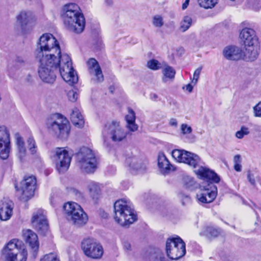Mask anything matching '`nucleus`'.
Listing matches in <instances>:
<instances>
[{"label": "nucleus", "mask_w": 261, "mask_h": 261, "mask_svg": "<svg viewBox=\"0 0 261 261\" xmlns=\"http://www.w3.org/2000/svg\"><path fill=\"white\" fill-rule=\"evenodd\" d=\"M36 58L39 65L38 72L40 78L44 82L51 84L56 79V73L59 70L63 79L70 85L75 84L78 77L72 65L70 57L66 54L58 57Z\"/></svg>", "instance_id": "obj_1"}, {"label": "nucleus", "mask_w": 261, "mask_h": 261, "mask_svg": "<svg viewBox=\"0 0 261 261\" xmlns=\"http://www.w3.org/2000/svg\"><path fill=\"white\" fill-rule=\"evenodd\" d=\"M172 155L177 161L187 164L193 167L199 178L209 183H218L220 181V177L217 173L202 166L204 164L198 155L184 150L174 149L172 151Z\"/></svg>", "instance_id": "obj_2"}, {"label": "nucleus", "mask_w": 261, "mask_h": 261, "mask_svg": "<svg viewBox=\"0 0 261 261\" xmlns=\"http://www.w3.org/2000/svg\"><path fill=\"white\" fill-rule=\"evenodd\" d=\"M79 10L78 5L74 3L66 5L63 8L65 25L70 31L76 33H82L85 27L84 16Z\"/></svg>", "instance_id": "obj_3"}, {"label": "nucleus", "mask_w": 261, "mask_h": 261, "mask_svg": "<svg viewBox=\"0 0 261 261\" xmlns=\"http://www.w3.org/2000/svg\"><path fill=\"white\" fill-rule=\"evenodd\" d=\"M35 54L36 58H45L46 56L49 58L51 54L53 58L62 55L57 40L50 33L44 34L40 37Z\"/></svg>", "instance_id": "obj_4"}, {"label": "nucleus", "mask_w": 261, "mask_h": 261, "mask_svg": "<svg viewBox=\"0 0 261 261\" xmlns=\"http://www.w3.org/2000/svg\"><path fill=\"white\" fill-rule=\"evenodd\" d=\"M116 222L122 226H126L134 223L137 220L134 208L129 203L123 200H118L114 205Z\"/></svg>", "instance_id": "obj_5"}, {"label": "nucleus", "mask_w": 261, "mask_h": 261, "mask_svg": "<svg viewBox=\"0 0 261 261\" xmlns=\"http://www.w3.org/2000/svg\"><path fill=\"white\" fill-rule=\"evenodd\" d=\"M76 162L83 172L93 173L97 168L98 161L92 150L83 147L75 155Z\"/></svg>", "instance_id": "obj_6"}, {"label": "nucleus", "mask_w": 261, "mask_h": 261, "mask_svg": "<svg viewBox=\"0 0 261 261\" xmlns=\"http://www.w3.org/2000/svg\"><path fill=\"white\" fill-rule=\"evenodd\" d=\"M102 135L104 145L107 148H110V144L108 142L109 139L114 142H120L126 138L127 134L120 125L119 122L112 121L105 125Z\"/></svg>", "instance_id": "obj_7"}, {"label": "nucleus", "mask_w": 261, "mask_h": 261, "mask_svg": "<svg viewBox=\"0 0 261 261\" xmlns=\"http://www.w3.org/2000/svg\"><path fill=\"white\" fill-rule=\"evenodd\" d=\"M66 218L77 227L85 225L88 221V216L77 203L69 202L63 206Z\"/></svg>", "instance_id": "obj_8"}, {"label": "nucleus", "mask_w": 261, "mask_h": 261, "mask_svg": "<svg viewBox=\"0 0 261 261\" xmlns=\"http://www.w3.org/2000/svg\"><path fill=\"white\" fill-rule=\"evenodd\" d=\"M19 241L13 239L5 246L1 252L5 261H26L28 257L27 250L18 249Z\"/></svg>", "instance_id": "obj_9"}, {"label": "nucleus", "mask_w": 261, "mask_h": 261, "mask_svg": "<svg viewBox=\"0 0 261 261\" xmlns=\"http://www.w3.org/2000/svg\"><path fill=\"white\" fill-rule=\"evenodd\" d=\"M166 251L168 257L172 260H177L186 253V244L179 237L168 239Z\"/></svg>", "instance_id": "obj_10"}, {"label": "nucleus", "mask_w": 261, "mask_h": 261, "mask_svg": "<svg viewBox=\"0 0 261 261\" xmlns=\"http://www.w3.org/2000/svg\"><path fill=\"white\" fill-rule=\"evenodd\" d=\"M36 178L33 175L25 176L21 181L18 187L15 186V188L20 194V198L21 200L27 201L34 195L36 188Z\"/></svg>", "instance_id": "obj_11"}, {"label": "nucleus", "mask_w": 261, "mask_h": 261, "mask_svg": "<svg viewBox=\"0 0 261 261\" xmlns=\"http://www.w3.org/2000/svg\"><path fill=\"white\" fill-rule=\"evenodd\" d=\"M48 128L49 131L61 140L67 139L70 130L67 119L59 114H58L57 119L48 126Z\"/></svg>", "instance_id": "obj_12"}, {"label": "nucleus", "mask_w": 261, "mask_h": 261, "mask_svg": "<svg viewBox=\"0 0 261 261\" xmlns=\"http://www.w3.org/2000/svg\"><path fill=\"white\" fill-rule=\"evenodd\" d=\"M81 247L84 254L92 258H100L103 253L102 246L92 239L84 240Z\"/></svg>", "instance_id": "obj_13"}, {"label": "nucleus", "mask_w": 261, "mask_h": 261, "mask_svg": "<svg viewBox=\"0 0 261 261\" xmlns=\"http://www.w3.org/2000/svg\"><path fill=\"white\" fill-rule=\"evenodd\" d=\"M31 222L33 227L40 234L45 235L47 232L48 223L44 210L38 209L34 212Z\"/></svg>", "instance_id": "obj_14"}, {"label": "nucleus", "mask_w": 261, "mask_h": 261, "mask_svg": "<svg viewBox=\"0 0 261 261\" xmlns=\"http://www.w3.org/2000/svg\"><path fill=\"white\" fill-rule=\"evenodd\" d=\"M55 153L54 158L57 170L60 173L65 172L69 167L71 156L64 148H57Z\"/></svg>", "instance_id": "obj_15"}, {"label": "nucleus", "mask_w": 261, "mask_h": 261, "mask_svg": "<svg viewBox=\"0 0 261 261\" xmlns=\"http://www.w3.org/2000/svg\"><path fill=\"white\" fill-rule=\"evenodd\" d=\"M10 151V136L9 129L5 125L0 126V158L7 159Z\"/></svg>", "instance_id": "obj_16"}, {"label": "nucleus", "mask_w": 261, "mask_h": 261, "mask_svg": "<svg viewBox=\"0 0 261 261\" xmlns=\"http://www.w3.org/2000/svg\"><path fill=\"white\" fill-rule=\"evenodd\" d=\"M217 195V188L213 183H208L206 186L201 188L200 192L197 194L196 197L202 203H210L213 202Z\"/></svg>", "instance_id": "obj_17"}, {"label": "nucleus", "mask_w": 261, "mask_h": 261, "mask_svg": "<svg viewBox=\"0 0 261 261\" xmlns=\"http://www.w3.org/2000/svg\"><path fill=\"white\" fill-rule=\"evenodd\" d=\"M13 203L10 200L4 199L0 202V219L3 221L9 220L13 213Z\"/></svg>", "instance_id": "obj_18"}, {"label": "nucleus", "mask_w": 261, "mask_h": 261, "mask_svg": "<svg viewBox=\"0 0 261 261\" xmlns=\"http://www.w3.org/2000/svg\"><path fill=\"white\" fill-rule=\"evenodd\" d=\"M240 37L245 46L258 44L255 32L252 29L246 28L243 29L240 33Z\"/></svg>", "instance_id": "obj_19"}, {"label": "nucleus", "mask_w": 261, "mask_h": 261, "mask_svg": "<svg viewBox=\"0 0 261 261\" xmlns=\"http://www.w3.org/2000/svg\"><path fill=\"white\" fill-rule=\"evenodd\" d=\"M27 243L33 251V256L36 257L39 249V242L37 235L31 230H27L23 234Z\"/></svg>", "instance_id": "obj_20"}, {"label": "nucleus", "mask_w": 261, "mask_h": 261, "mask_svg": "<svg viewBox=\"0 0 261 261\" xmlns=\"http://www.w3.org/2000/svg\"><path fill=\"white\" fill-rule=\"evenodd\" d=\"M224 57L229 60H239L243 57V51L239 47L235 46L225 47L223 51Z\"/></svg>", "instance_id": "obj_21"}, {"label": "nucleus", "mask_w": 261, "mask_h": 261, "mask_svg": "<svg viewBox=\"0 0 261 261\" xmlns=\"http://www.w3.org/2000/svg\"><path fill=\"white\" fill-rule=\"evenodd\" d=\"M17 19L22 30L25 29L27 27H31L35 21V19L31 12H21L17 16Z\"/></svg>", "instance_id": "obj_22"}, {"label": "nucleus", "mask_w": 261, "mask_h": 261, "mask_svg": "<svg viewBox=\"0 0 261 261\" xmlns=\"http://www.w3.org/2000/svg\"><path fill=\"white\" fill-rule=\"evenodd\" d=\"M87 64L90 74L95 75L98 82H102L103 76L98 62L94 58H90L87 62Z\"/></svg>", "instance_id": "obj_23"}, {"label": "nucleus", "mask_w": 261, "mask_h": 261, "mask_svg": "<svg viewBox=\"0 0 261 261\" xmlns=\"http://www.w3.org/2000/svg\"><path fill=\"white\" fill-rule=\"evenodd\" d=\"M143 257L146 261H169L159 249L154 248H149Z\"/></svg>", "instance_id": "obj_24"}, {"label": "nucleus", "mask_w": 261, "mask_h": 261, "mask_svg": "<svg viewBox=\"0 0 261 261\" xmlns=\"http://www.w3.org/2000/svg\"><path fill=\"white\" fill-rule=\"evenodd\" d=\"M258 44L245 46V50L243 53L242 59L246 61H253L258 56L259 48Z\"/></svg>", "instance_id": "obj_25"}, {"label": "nucleus", "mask_w": 261, "mask_h": 261, "mask_svg": "<svg viewBox=\"0 0 261 261\" xmlns=\"http://www.w3.org/2000/svg\"><path fill=\"white\" fill-rule=\"evenodd\" d=\"M221 233V229L212 225H207L203 227L200 232V236L205 237L207 239L211 240L218 237Z\"/></svg>", "instance_id": "obj_26"}, {"label": "nucleus", "mask_w": 261, "mask_h": 261, "mask_svg": "<svg viewBox=\"0 0 261 261\" xmlns=\"http://www.w3.org/2000/svg\"><path fill=\"white\" fill-rule=\"evenodd\" d=\"M126 164L133 170L142 172L147 169L146 163H139L135 156L128 157L125 160Z\"/></svg>", "instance_id": "obj_27"}, {"label": "nucleus", "mask_w": 261, "mask_h": 261, "mask_svg": "<svg viewBox=\"0 0 261 261\" xmlns=\"http://www.w3.org/2000/svg\"><path fill=\"white\" fill-rule=\"evenodd\" d=\"M128 113L125 116L126 127L131 132H135L138 128V125L136 124V115L135 112L131 109H128Z\"/></svg>", "instance_id": "obj_28"}, {"label": "nucleus", "mask_w": 261, "mask_h": 261, "mask_svg": "<svg viewBox=\"0 0 261 261\" xmlns=\"http://www.w3.org/2000/svg\"><path fill=\"white\" fill-rule=\"evenodd\" d=\"M70 119L72 124L78 127H82L84 124L83 117L76 108L72 110L70 114Z\"/></svg>", "instance_id": "obj_29"}, {"label": "nucleus", "mask_w": 261, "mask_h": 261, "mask_svg": "<svg viewBox=\"0 0 261 261\" xmlns=\"http://www.w3.org/2000/svg\"><path fill=\"white\" fill-rule=\"evenodd\" d=\"M16 145L17 149V155L21 161L25 156L27 150L23 138L19 135H16Z\"/></svg>", "instance_id": "obj_30"}, {"label": "nucleus", "mask_w": 261, "mask_h": 261, "mask_svg": "<svg viewBox=\"0 0 261 261\" xmlns=\"http://www.w3.org/2000/svg\"><path fill=\"white\" fill-rule=\"evenodd\" d=\"M88 188L90 196L93 200H97L101 195V190L99 184L94 181H90L88 185Z\"/></svg>", "instance_id": "obj_31"}, {"label": "nucleus", "mask_w": 261, "mask_h": 261, "mask_svg": "<svg viewBox=\"0 0 261 261\" xmlns=\"http://www.w3.org/2000/svg\"><path fill=\"white\" fill-rule=\"evenodd\" d=\"M158 166L161 169V172L164 174H166L170 171L172 165L170 164L165 154L161 153L158 156Z\"/></svg>", "instance_id": "obj_32"}, {"label": "nucleus", "mask_w": 261, "mask_h": 261, "mask_svg": "<svg viewBox=\"0 0 261 261\" xmlns=\"http://www.w3.org/2000/svg\"><path fill=\"white\" fill-rule=\"evenodd\" d=\"M163 74L162 81L166 83L168 79L173 80L174 79L175 70L172 67L167 66L163 70Z\"/></svg>", "instance_id": "obj_33"}, {"label": "nucleus", "mask_w": 261, "mask_h": 261, "mask_svg": "<svg viewBox=\"0 0 261 261\" xmlns=\"http://www.w3.org/2000/svg\"><path fill=\"white\" fill-rule=\"evenodd\" d=\"M192 19L191 17L186 16L184 17L180 23L179 30L182 32L188 30L192 25Z\"/></svg>", "instance_id": "obj_34"}, {"label": "nucleus", "mask_w": 261, "mask_h": 261, "mask_svg": "<svg viewBox=\"0 0 261 261\" xmlns=\"http://www.w3.org/2000/svg\"><path fill=\"white\" fill-rule=\"evenodd\" d=\"M27 146L29 150L33 155L36 154L37 152V146L34 138L30 136L27 140Z\"/></svg>", "instance_id": "obj_35"}, {"label": "nucleus", "mask_w": 261, "mask_h": 261, "mask_svg": "<svg viewBox=\"0 0 261 261\" xmlns=\"http://www.w3.org/2000/svg\"><path fill=\"white\" fill-rule=\"evenodd\" d=\"M195 185V181L193 178L187 176L184 178V187L186 189L192 190Z\"/></svg>", "instance_id": "obj_36"}, {"label": "nucleus", "mask_w": 261, "mask_h": 261, "mask_svg": "<svg viewBox=\"0 0 261 261\" xmlns=\"http://www.w3.org/2000/svg\"><path fill=\"white\" fill-rule=\"evenodd\" d=\"M200 7L205 9L211 8L217 3V0H198Z\"/></svg>", "instance_id": "obj_37"}, {"label": "nucleus", "mask_w": 261, "mask_h": 261, "mask_svg": "<svg viewBox=\"0 0 261 261\" xmlns=\"http://www.w3.org/2000/svg\"><path fill=\"white\" fill-rule=\"evenodd\" d=\"M147 66L150 69L157 70L161 68V63L156 60L152 59L147 63Z\"/></svg>", "instance_id": "obj_38"}, {"label": "nucleus", "mask_w": 261, "mask_h": 261, "mask_svg": "<svg viewBox=\"0 0 261 261\" xmlns=\"http://www.w3.org/2000/svg\"><path fill=\"white\" fill-rule=\"evenodd\" d=\"M242 162L241 155L239 154L236 155L233 158L234 169L236 171L240 172L242 170V166L241 163Z\"/></svg>", "instance_id": "obj_39"}, {"label": "nucleus", "mask_w": 261, "mask_h": 261, "mask_svg": "<svg viewBox=\"0 0 261 261\" xmlns=\"http://www.w3.org/2000/svg\"><path fill=\"white\" fill-rule=\"evenodd\" d=\"M249 134V128L245 126H242L241 129L236 133V137L238 139H242L245 136Z\"/></svg>", "instance_id": "obj_40"}, {"label": "nucleus", "mask_w": 261, "mask_h": 261, "mask_svg": "<svg viewBox=\"0 0 261 261\" xmlns=\"http://www.w3.org/2000/svg\"><path fill=\"white\" fill-rule=\"evenodd\" d=\"M178 196L181 199L182 204L183 205H186L191 202V197L188 194L184 193L182 192H181L179 193Z\"/></svg>", "instance_id": "obj_41"}, {"label": "nucleus", "mask_w": 261, "mask_h": 261, "mask_svg": "<svg viewBox=\"0 0 261 261\" xmlns=\"http://www.w3.org/2000/svg\"><path fill=\"white\" fill-rule=\"evenodd\" d=\"M67 97L68 99L71 102H75L78 97V93L75 90H71L68 92Z\"/></svg>", "instance_id": "obj_42"}, {"label": "nucleus", "mask_w": 261, "mask_h": 261, "mask_svg": "<svg viewBox=\"0 0 261 261\" xmlns=\"http://www.w3.org/2000/svg\"><path fill=\"white\" fill-rule=\"evenodd\" d=\"M40 261H59L57 255L54 253L46 254Z\"/></svg>", "instance_id": "obj_43"}, {"label": "nucleus", "mask_w": 261, "mask_h": 261, "mask_svg": "<svg viewBox=\"0 0 261 261\" xmlns=\"http://www.w3.org/2000/svg\"><path fill=\"white\" fill-rule=\"evenodd\" d=\"M152 23L154 26L159 28L161 27L164 23L162 17L159 15L154 16Z\"/></svg>", "instance_id": "obj_44"}, {"label": "nucleus", "mask_w": 261, "mask_h": 261, "mask_svg": "<svg viewBox=\"0 0 261 261\" xmlns=\"http://www.w3.org/2000/svg\"><path fill=\"white\" fill-rule=\"evenodd\" d=\"M253 112L255 117H261V101L253 107Z\"/></svg>", "instance_id": "obj_45"}, {"label": "nucleus", "mask_w": 261, "mask_h": 261, "mask_svg": "<svg viewBox=\"0 0 261 261\" xmlns=\"http://www.w3.org/2000/svg\"><path fill=\"white\" fill-rule=\"evenodd\" d=\"M181 130L183 134H189L191 133L192 128L187 124H182L181 125Z\"/></svg>", "instance_id": "obj_46"}, {"label": "nucleus", "mask_w": 261, "mask_h": 261, "mask_svg": "<svg viewBox=\"0 0 261 261\" xmlns=\"http://www.w3.org/2000/svg\"><path fill=\"white\" fill-rule=\"evenodd\" d=\"M201 69H202L201 67L198 68L194 71V75H193V79L192 81V83H193L194 85H195L198 81V80L199 77V75H200L201 71Z\"/></svg>", "instance_id": "obj_47"}, {"label": "nucleus", "mask_w": 261, "mask_h": 261, "mask_svg": "<svg viewBox=\"0 0 261 261\" xmlns=\"http://www.w3.org/2000/svg\"><path fill=\"white\" fill-rule=\"evenodd\" d=\"M247 179L251 185L254 187L256 186V182L254 175L250 171L247 173Z\"/></svg>", "instance_id": "obj_48"}, {"label": "nucleus", "mask_w": 261, "mask_h": 261, "mask_svg": "<svg viewBox=\"0 0 261 261\" xmlns=\"http://www.w3.org/2000/svg\"><path fill=\"white\" fill-rule=\"evenodd\" d=\"M123 248L125 250L129 251L132 250V246L130 242L128 241H124L122 242Z\"/></svg>", "instance_id": "obj_49"}, {"label": "nucleus", "mask_w": 261, "mask_h": 261, "mask_svg": "<svg viewBox=\"0 0 261 261\" xmlns=\"http://www.w3.org/2000/svg\"><path fill=\"white\" fill-rule=\"evenodd\" d=\"M150 99L153 101H156L159 99V96L158 94L154 93H151L149 95Z\"/></svg>", "instance_id": "obj_50"}, {"label": "nucleus", "mask_w": 261, "mask_h": 261, "mask_svg": "<svg viewBox=\"0 0 261 261\" xmlns=\"http://www.w3.org/2000/svg\"><path fill=\"white\" fill-rule=\"evenodd\" d=\"M169 124L172 126H176L177 125L176 120L174 118H171L169 121Z\"/></svg>", "instance_id": "obj_51"}, {"label": "nucleus", "mask_w": 261, "mask_h": 261, "mask_svg": "<svg viewBox=\"0 0 261 261\" xmlns=\"http://www.w3.org/2000/svg\"><path fill=\"white\" fill-rule=\"evenodd\" d=\"M193 88V86L190 84H189L186 86V90L189 92H191L192 91Z\"/></svg>", "instance_id": "obj_52"}, {"label": "nucleus", "mask_w": 261, "mask_h": 261, "mask_svg": "<svg viewBox=\"0 0 261 261\" xmlns=\"http://www.w3.org/2000/svg\"><path fill=\"white\" fill-rule=\"evenodd\" d=\"M189 4V0H186L185 3L182 5V9L183 10L186 9Z\"/></svg>", "instance_id": "obj_53"}, {"label": "nucleus", "mask_w": 261, "mask_h": 261, "mask_svg": "<svg viewBox=\"0 0 261 261\" xmlns=\"http://www.w3.org/2000/svg\"><path fill=\"white\" fill-rule=\"evenodd\" d=\"M16 61L18 63H23L24 62L23 59L21 57H18L16 58Z\"/></svg>", "instance_id": "obj_54"}, {"label": "nucleus", "mask_w": 261, "mask_h": 261, "mask_svg": "<svg viewBox=\"0 0 261 261\" xmlns=\"http://www.w3.org/2000/svg\"><path fill=\"white\" fill-rule=\"evenodd\" d=\"M106 3L108 5H111L112 4V0H106Z\"/></svg>", "instance_id": "obj_55"}, {"label": "nucleus", "mask_w": 261, "mask_h": 261, "mask_svg": "<svg viewBox=\"0 0 261 261\" xmlns=\"http://www.w3.org/2000/svg\"><path fill=\"white\" fill-rule=\"evenodd\" d=\"M243 203L244 204H246V205L247 204V202H246L244 200H243Z\"/></svg>", "instance_id": "obj_56"}]
</instances>
